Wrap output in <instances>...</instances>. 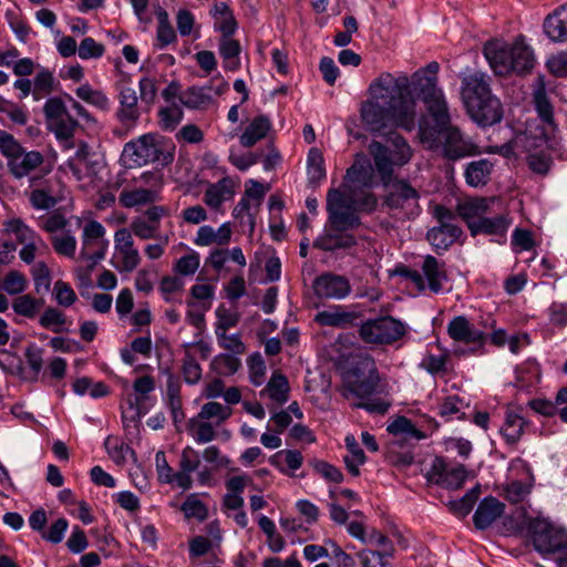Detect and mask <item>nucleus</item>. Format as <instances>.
<instances>
[{
	"label": "nucleus",
	"instance_id": "ea45409f",
	"mask_svg": "<svg viewBox=\"0 0 567 567\" xmlns=\"http://www.w3.org/2000/svg\"><path fill=\"white\" fill-rule=\"evenodd\" d=\"M216 22V29L224 35H231L236 31L237 23L230 11L229 7L225 2L215 3L212 11Z\"/></svg>",
	"mask_w": 567,
	"mask_h": 567
},
{
	"label": "nucleus",
	"instance_id": "1a4fd4ad",
	"mask_svg": "<svg viewBox=\"0 0 567 567\" xmlns=\"http://www.w3.org/2000/svg\"><path fill=\"white\" fill-rule=\"evenodd\" d=\"M534 103L537 114L542 121V127L539 128V132L538 128H536V132H533L532 128H528L525 132L524 147L527 150H530L532 146L540 147L546 145L547 141L554 136L556 131L553 105L543 87L535 91Z\"/></svg>",
	"mask_w": 567,
	"mask_h": 567
},
{
	"label": "nucleus",
	"instance_id": "f704fd0d",
	"mask_svg": "<svg viewBox=\"0 0 567 567\" xmlns=\"http://www.w3.org/2000/svg\"><path fill=\"white\" fill-rule=\"evenodd\" d=\"M271 127L270 121L265 115L256 116L250 124L246 127L240 136V144L244 147H251L258 141L266 137Z\"/></svg>",
	"mask_w": 567,
	"mask_h": 567
},
{
	"label": "nucleus",
	"instance_id": "7ed1b4c3",
	"mask_svg": "<svg viewBox=\"0 0 567 567\" xmlns=\"http://www.w3.org/2000/svg\"><path fill=\"white\" fill-rule=\"evenodd\" d=\"M121 417L126 443L120 444L116 439L107 437L104 442L109 455L116 463L131 460L137 464V453L134 445L141 444L142 415V375L133 381V388L126 380L122 381Z\"/></svg>",
	"mask_w": 567,
	"mask_h": 567
},
{
	"label": "nucleus",
	"instance_id": "864d4df0",
	"mask_svg": "<svg viewBox=\"0 0 567 567\" xmlns=\"http://www.w3.org/2000/svg\"><path fill=\"white\" fill-rule=\"evenodd\" d=\"M75 94L84 102L92 104L101 110L110 107L107 96L100 90H94L90 84H83L75 90Z\"/></svg>",
	"mask_w": 567,
	"mask_h": 567
},
{
	"label": "nucleus",
	"instance_id": "c03bdc74",
	"mask_svg": "<svg viewBox=\"0 0 567 567\" xmlns=\"http://www.w3.org/2000/svg\"><path fill=\"white\" fill-rule=\"evenodd\" d=\"M55 79L53 73L44 68H41L33 79L32 96L34 101H40L54 91Z\"/></svg>",
	"mask_w": 567,
	"mask_h": 567
},
{
	"label": "nucleus",
	"instance_id": "37998d69",
	"mask_svg": "<svg viewBox=\"0 0 567 567\" xmlns=\"http://www.w3.org/2000/svg\"><path fill=\"white\" fill-rule=\"evenodd\" d=\"M188 427L192 432L193 439L199 444L212 442L216 437L215 429L217 426L213 422L195 416L189 420Z\"/></svg>",
	"mask_w": 567,
	"mask_h": 567
},
{
	"label": "nucleus",
	"instance_id": "4468645a",
	"mask_svg": "<svg viewBox=\"0 0 567 567\" xmlns=\"http://www.w3.org/2000/svg\"><path fill=\"white\" fill-rule=\"evenodd\" d=\"M312 289L320 299L341 300L350 295L351 285L344 276L323 272L313 280Z\"/></svg>",
	"mask_w": 567,
	"mask_h": 567
},
{
	"label": "nucleus",
	"instance_id": "423d86ee",
	"mask_svg": "<svg viewBox=\"0 0 567 567\" xmlns=\"http://www.w3.org/2000/svg\"><path fill=\"white\" fill-rule=\"evenodd\" d=\"M419 135L430 148H441L443 156L450 161H457L477 153V146L470 138H465L451 123L440 128L420 123Z\"/></svg>",
	"mask_w": 567,
	"mask_h": 567
},
{
	"label": "nucleus",
	"instance_id": "4be33fe9",
	"mask_svg": "<svg viewBox=\"0 0 567 567\" xmlns=\"http://www.w3.org/2000/svg\"><path fill=\"white\" fill-rule=\"evenodd\" d=\"M439 68L437 62H431L424 69H420L413 74L412 85L422 100L441 91L437 86Z\"/></svg>",
	"mask_w": 567,
	"mask_h": 567
},
{
	"label": "nucleus",
	"instance_id": "de8ad7c7",
	"mask_svg": "<svg viewBox=\"0 0 567 567\" xmlns=\"http://www.w3.org/2000/svg\"><path fill=\"white\" fill-rule=\"evenodd\" d=\"M307 174L309 183L312 185L318 184L326 177L323 156L317 147H312L308 153Z\"/></svg>",
	"mask_w": 567,
	"mask_h": 567
},
{
	"label": "nucleus",
	"instance_id": "c9c22d12",
	"mask_svg": "<svg viewBox=\"0 0 567 567\" xmlns=\"http://www.w3.org/2000/svg\"><path fill=\"white\" fill-rule=\"evenodd\" d=\"M493 164L486 159L481 158L467 164L465 169V179L470 186L478 187L488 183Z\"/></svg>",
	"mask_w": 567,
	"mask_h": 567
},
{
	"label": "nucleus",
	"instance_id": "774afa93",
	"mask_svg": "<svg viewBox=\"0 0 567 567\" xmlns=\"http://www.w3.org/2000/svg\"><path fill=\"white\" fill-rule=\"evenodd\" d=\"M53 296L58 305L62 307H71L78 299L73 288L62 280H58L53 287Z\"/></svg>",
	"mask_w": 567,
	"mask_h": 567
},
{
	"label": "nucleus",
	"instance_id": "a19ab883",
	"mask_svg": "<svg viewBox=\"0 0 567 567\" xmlns=\"http://www.w3.org/2000/svg\"><path fill=\"white\" fill-rule=\"evenodd\" d=\"M231 413L233 410L229 406L210 401L202 405L196 416L219 426L230 417Z\"/></svg>",
	"mask_w": 567,
	"mask_h": 567
},
{
	"label": "nucleus",
	"instance_id": "2eb2a0df",
	"mask_svg": "<svg viewBox=\"0 0 567 567\" xmlns=\"http://www.w3.org/2000/svg\"><path fill=\"white\" fill-rule=\"evenodd\" d=\"M430 483L449 489H458L466 478V470L463 465L449 467L443 458L436 457L426 474Z\"/></svg>",
	"mask_w": 567,
	"mask_h": 567
},
{
	"label": "nucleus",
	"instance_id": "473e14b6",
	"mask_svg": "<svg viewBox=\"0 0 567 567\" xmlns=\"http://www.w3.org/2000/svg\"><path fill=\"white\" fill-rule=\"evenodd\" d=\"M422 101L435 122L433 128H440L451 123L447 102L442 90Z\"/></svg>",
	"mask_w": 567,
	"mask_h": 567
},
{
	"label": "nucleus",
	"instance_id": "c85d7f7f",
	"mask_svg": "<svg viewBox=\"0 0 567 567\" xmlns=\"http://www.w3.org/2000/svg\"><path fill=\"white\" fill-rule=\"evenodd\" d=\"M544 31L553 41H567V7H560L545 19Z\"/></svg>",
	"mask_w": 567,
	"mask_h": 567
},
{
	"label": "nucleus",
	"instance_id": "13d9d810",
	"mask_svg": "<svg viewBox=\"0 0 567 567\" xmlns=\"http://www.w3.org/2000/svg\"><path fill=\"white\" fill-rule=\"evenodd\" d=\"M78 122L70 114L53 121L49 128L54 133L58 140L68 141L73 137L78 127Z\"/></svg>",
	"mask_w": 567,
	"mask_h": 567
},
{
	"label": "nucleus",
	"instance_id": "6e6552de",
	"mask_svg": "<svg viewBox=\"0 0 567 567\" xmlns=\"http://www.w3.org/2000/svg\"><path fill=\"white\" fill-rule=\"evenodd\" d=\"M379 381L380 377L374 360L369 355L362 357L347 374L343 395L347 399L350 396L368 398L377 392Z\"/></svg>",
	"mask_w": 567,
	"mask_h": 567
},
{
	"label": "nucleus",
	"instance_id": "bb28decb",
	"mask_svg": "<svg viewBox=\"0 0 567 567\" xmlns=\"http://www.w3.org/2000/svg\"><path fill=\"white\" fill-rule=\"evenodd\" d=\"M358 318V312L347 311L341 306H334L328 310L319 311L315 320L321 326L347 328L352 326Z\"/></svg>",
	"mask_w": 567,
	"mask_h": 567
},
{
	"label": "nucleus",
	"instance_id": "c756f323",
	"mask_svg": "<svg viewBox=\"0 0 567 567\" xmlns=\"http://www.w3.org/2000/svg\"><path fill=\"white\" fill-rule=\"evenodd\" d=\"M138 96L136 91L122 84L120 89L118 117L122 122H135L140 117Z\"/></svg>",
	"mask_w": 567,
	"mask_h": 567
},
{
	"label": "nucleus",
	"instance_id": "6e6d98bb",
	"mask_svg": "<svg viewBox=\"0 0 567 567\" xmlns=\"http://www.w3.org/2000/svg\"><path fill=\"white\" fill-rule=\"evenodd\" d=\"M477 226L478 227L475 230V235L481 233L487 235H502L507 230L509 223L502 215L495 216L493 218H486L484 215L477 223Z\"/></svg>",
	"mask_w": 567,
	"mask_h": 567
},
{
	"label": "nucleus",
	"instance_id": "6ab92c4d",
	"mask_svg": "<svg viewBox=\"0 0 567 567\" xmlns=\"http://www.w3.org/2000/svg\"><path fill=\"white\" fill-rule=\"evenodd\" d=\"M476 107H467L470 117L482 126H489L501 122L503 118V107L499 100L491 94L477 102Z\"/></svg>",
	"mask_w": 567,
	"mask_h": 567
},
{
	"label": "nucleus",
	"instance_id": "0eeeda50",
	"mask_svg": "<svg viewBox=\"0 0 567 567\" xmlns=\"http://www.w3.org/2000/svg\"><path fill=\"white\" fill-rule=\"evenodd\" d=\"M528 532L532 536L534 548L547 559L557 555L553 564L544 567H567V558L560 554L567 548V532L553 525L544 518H534L528 522Z\"/></svg>",
	"mask_w": 567,
	"mask_h": 567
},
{
	"label": "nucleus",
	"instance_id": "aec40b11",
	"mask_svg": "<svg viewBox=\"0 0 567 567\" xmlns=\"http://www.w3.org/2000/svg\"><path fill=\"white\" fill-rule=\"evenodd\" d=\"M504 511L505 504L496 497L488 496L483 498L473 515L474 526L480 530L488 528L504 514Z\"/></svg>",
	"mask_w": 567,
	"mask_h": 567
},
{
	"label": "nucleus",
	"instance_id": "f8f14e48",
	"mask_svg": "<svg viewBox=\"0 0 567 567\" xmlns=\"http://www.w3.org/2000/svg\"><path fill=\"white\" fill-rule=\"evenodd\" d=\"M174 154L172 140L159 134H144V164H152L158 171L173 162Z\"/></svg>",
	"mask_w": 567,
	"mask_h": 567
},
{
	"label": "nucleus",
	"instance_id": "9d476101",
	"mask_svg": "<svg viewBox=\"0 0 567 567\" xmlns=\"http://www.w3.org/2000/svg\"><path fill=\"white\" fill-rule=\"evenodd\" d=\"M405 333V326L391 316L370 319L363 322L359 334L365 343L391 344Z\"/></svg>",
	"mask_w": 567,
	"mask_h": 567
},
{
	"label": "nucleus",
	"instance_id": "dca6fc26",
	"mask_svg": "<svg viewBox=\"0 0 567 567\" xmlns=\"http://www.w3.org/2000/svg\"><path fill=\"white\" fill-rule=\"evenodd\" d=\"M492 94L489 78L482 72H474L462 79L461 96L465 109L476 107L477 102Z\"/></svg>",
	"mask_w": 567,
	"mask_h": 567
},
{
	"label": "nucleus",
	"instance_id": "4d7b16f0",
	"mask_svg": "<svg viewBox=\"0 0 567 567\" xmlns=\"http://www.w3.org/2000/svg\"><path fill=\"white\" fill-rule=\"evenodd\" d=\"M393 553L394 547L389 546V548L381 551L369 549L361 550L358 553V557L360 558L363 567H385V558L392 557Z\"/></svg>",
	"mask_w": 567,
	"mask_h": 567
},
{
	"label": "nucleus",
	"instance_id": "680f3d73",
	"mask_svg": "<svg viewBox=\"0 0 567 567\" xmlns=\"http://www.w3.org/2000/svg\"><path fill=\"white\" fill-rule=\"evenodd\" d=\"M542 147L543 146H540L539 148H542ZM536 148H537L536 146H532L530 150H527L525 147V150L530 153L527 157L528 167L534 173H537L540 175H546L549 172L550 166H551V157H550L549 153L544 152L543 150H540L539 152H532L533 150H536Z\"/></svg>",
	"mask_w": 567,
	"mask_h": 567
},
{
	"label": "nucleus",
	"instance_id": "39448f33",
	"mask_svg": "<svg viewBox=\"0 0 567 567\" xmlns=\"http://www.w3.org/2000/svg\"><path fill=\"white\" fill-rule=\"evenodd\" d=\"M484 55L497 75H508L512 72L523 74L534 66L532 49L518 37L513 44L492 40L484 45Z\"/></svg>",
	"mask_w": 567,
	"mask_h": 567
},
{
	"label": "nucleus",
	"instance_id": "412c9836",
	"mask_svg": "<svg viewBox=\"0 0 567 567\" xmlns=\"http://www.w3.org/2000/svg\"><path fill=\"white\" fill-rule=\"evenodd\" d=\"M116 257L121 260L126 271L133 270L140 262L138 250L133 247V238L130 230L122 228L115 233Z\"/></svg>",
	"mask_w": 567,
	"mask_h": 567
},
{
	"label": "nucleus",
	"instance_id": "f257e3e1",
	"mask_svg": "<svg viewBox=\"0 0 567 567\" xmlns=\"http://www.w3.org/2000/svg\"><path fill=\"white\" fill-rule=\"evenodd\" d=\"M370 100L360 109L362 122L373 132L389 126L411 132L416 124V101L410 92V80L405 74L394 76L381 73L369 85Z\"/></svg>",
	"mask_w": 567,
	"mask_h": 567
},
{
	"label": "nucleus",
	"instance_id": "b1692460",
	"mask_svg": "<svg viewBox=\"0 0 567 567\" xmlns=\"http://www.w3.org/2000/svg\"><path fill=\"white\" fill-rule=\"evenodd\" d=\"M386 430L394 435V440L391 442L393 453L396 446L403 447V444L410 440L420 441L425 437L424 433L417 430L414 424L404 416L394 420L388 425Z\"/></svg>",
	"mask_w": 567,
	"mask_h": 567
},
{
	"label": "nucleus",
	"instance_id": "4c0bfd02",
	"mask_svg": "<svg viewBox=\"0 0 567 567\" xmlns=\"http://www.w3.org/2000/svg\"><path fill=\"white\" fill-rule=\"evenodd\" d=\"M346 447L349 452L348 455L343 457L344 464L349 473L353 476L360 475V466L365 463V455L363 450L358 444L355 437L353 435H348L344 439Z\"/></svg>",
	"mask_w": 567,
	"mask_h": 567
},
{
	"label": "nucleus",
	"instance_id": "cd10ccee",
	"mask_svg": "<svg viewBox=\"0 0 567 567\" xmlns=\"http://www.w3.org/2000/svg\"><path fill=\"white\" fill-rule=\"evenodd\" d=\"M336 233L327 231L318 237L313 247L323 251H334L337 249L351 248L355 245V238L350 234H344L346 230H336Z\"/></svg>",
	"mask_w": 567,
	"mask_h": 567
},
{
	"label": "nucleus",
	"instance_id": "e2e57ef3",
	"mask_svg": "<svg viewBox=\"0 0 567 567\" xmlns=\"http://www.w3.org/2000/svg\"><path fill=\"white\" fill-rule=\"evenodd\" d=\"M216 326L215 334L218 332H227L230 328L237 326L240 315L237 311H231L225 306H219L216 310Z\"/></svg>",
	"mask_w": 567,
	"mask_h": 567
},
{
	"label": "nucleus",
	"instance_id": "338daca9",
	"mask_svg": "<svg viewBox=\"0 0 567 567\" xmlns=\"http://www.w3.org/2000/svg\"><path fill=\"white\" fill-rule=\"evenodd\" d=\"M530 484L513 481L505 485L504 495L507 501L515 504L524 501L530 494Z\"/></svg>",
	"mask_w": 567,
	"mask_h": 567
},
{
	"label": "nucleus",
	"instance_id": "58836bf2",
	"mask_svg": "<svg viewBox=\"0 0 567 567\" xmlns=\"http://www.w3.org/2000/svg\"><path fill=\"white\" fill-rule=\"evenodd\" d=\"M156 16L158 24L155 47L161 50L175 42L177 37L169 23L168 13L161 6H156Z\"/></svg>",
	"mask_w": 567,
	"mask_h": 567
},
{
	"label": "nucleus",
	"instance_id": "3c124183",
	"mask_svg": "<svg viewBox=\"0 0 567 567\" xmlns=\"http://www.w3.org/2000/svg\"><path fill=\"white\" fill-rule=\"evenodd\" d=\"M142 158V136L136 140L130 141L124 145L121 154V164L126 169L140 167Z\"/></svg>",
	"mask_w": 567,
	"mask_h": 567
},
{
	"label": "nucleus",
	"instance_id": "a211bd4d",
	"mask_svg": "<svg viewBox=\"0 0 567 567\" xmlns=\"http://www.w3.org/2000/svg\"><path fill=\"white\" fill-rule=\"evenodd\" d=\"M447 334L455 342L482 347L486 334L476 329L465 316L454 317L447 324Z\"/></svg>",
	"mask_w": 567,
	"mask_h": 567
},
{
	"label": "nucleus",
	"instance_id": "052dcab7",
	"mask_svg": "<svg viewBox=\"0 0 567 567\" xmlns=\"http://www.w3.org/2000/svg\"><path fill=\"white\" fill-rule=\"evenodd\" d=\"M103 259V252L97 251L89 255L87 260H82L85 266L75 269V276L79 281V288H90L92 286L91 272L100 260Z\"/></svg>",
	"mask_w": 567,
	"mask_h": 567
},
{
	"label": "nucleus",
	"instance_id": "9b49d317",
	"mask_svg": "<svg viewBox=\"0 0 567 567\" xmlns=\"http://www.w3.org/2000/svg\"><path fill=\"white\" fill-rule=\"evenodd\" d=\"M434 216L440 225L427 231L426 239L435 249L446 250L462 235V229L453 223V212L444 206H435Z\"/></svg>",
	"mask_w": 567,
	"mask_h": 567
},
{
	"label": "nucleus",
	"instance_id": "f03ea898",
	"mask_svg": "<svg viewBox=\"0 0 567 567\" xmlns=\"http://www.w3.org/2000/svg\"><path fill=\"white\" fill-rule=\"evenodd\" d=\"M388 142L390 147L378 141H372L368 147L386 190L382 205L393 215L409 218L419 213L420 195L408 182L393 178V173L394 167L410 162L412 150L405 138L398 134L390 135Z\"/></svg>",
	"mask_w": 567,
	"mask_h": 567
},
{
	"label": "nucleus",
	"instance_id": "8fccbe9b",
	"mask_svg": "<svg viewBox=\"0 0 567 567\" xmlns=\"http://www.w3.org/2000/svg\"><path fill=\"white\" fill-rule=\"evenodd\" d=\"M51 245L58 255L74 258L76 251V238L70 231H63L59 235H52Z\"/></svg>",
	"mask_w": 567,
	"mask_h": 567
},
{
	"label": "nucleus",
	"instance_id": "7c9ffc66",
	"mask_svg": "<svg viewBox=\"0 0 567 567\" xmlns=\"http://www.w3.org/2000/svg\"><path fill=\"white\" fill-rule=\"evenodd\" d=\"M233 195L234 184L228 177H225L207 187L204 194V203L214 209H218L221 204L231 198Z\"/></svg>",
	"mask_w": 567,
	"mask_h": 567
},
{
	"label": "nucleus",
	"instance_id": "f3484780",
	"mask_svg": "<svg viewBox=\"0 0 567 567\" xmlns=\"http://www.w3.org/2000/svg\"><path fill=\"white\" fill-rule=\"evenodd\" d=\"M104 234L105 229L99 221L91 220L84 225L79 260H87L89 255L97 251H102L103 257L105 256L107 241L104 239Z\"/></svg>",
	"mask_w": 567,
	"mask_h": 567
},
{
	"label": "nucleus",
	"instance_id": "5701e85b",
	"mask_svg": "<svg viewBox=\"0 0 567 567\" xmlns=\"http://www.w3.org/2000/svg\"><path fill=\"white\" fill-rule=\"evenodd\" d=\"M493 202L494 199L475 198L457 205V214L466 223L473 236H475V230L478 227L477 223L487 213L489 204Z\"/></svg>",
	"mask_w": 567,
	"mask_h": 567
},
{
	"label": "nucleus",
	"instance_id": "79ce46f5",
	"mask_svg": "<svg viewBox=\"0 0 567 567\" xmlns=\"http://www.w3.org/2000/svg\"><path fill=\"white\" fill-rule=\"evenodd\" d=\"M219 53L225 61V69L235 71L239 66L238 55L240 53V44L237 40L230 38V35L221 34L219 43Z\"/></svg>",
	"mask_w": 567,
	"mask_h": 567
},
{
	"label": "nucleus",
	"instance_id": "20e7f679",
	"mask_svg": "<svg viewBox=\"0 0 567 567\" xmlns=\"http://www.w3.org/2000/svg\"><path fill=\"white\" fill-rule=\"evenodd\" d=\"M363 186L342 184L327 194L328 221L332 229L351 230L360 225L359 213L375 209L377 196Z\"/></svg>",
	"mask_w": 567,
	"mask_h": 567
},
{
	"label": "nucleus",
	"instance_id": "393cba45",
	"mask_svg": "<svg viewBox=\"0 0 567 567\" xmlns=\"http://www.w3.org/2000/svg\"><path fill=\"white\" fill-rule=\"evenodd\" d=\"M520 406L509 404L505 412V421L501 433L509 445L516 444L524 434V427L527 424L525 419L518 413Z\"/></svg>",
	"mask_w": 567,
	"mask_h": 567
},
{
	"label": "nucleus",
	"instance_id": "a878e982",
	"mask_svg": "<svg viewBox=\"0 0 567 567\" xmlns=\"http://www.w3.org/2000/svg\"><path fill=\"white\" fill-rule=\"evenodd\" d=\"M372 183V167L365 154L355 155L354 163L347 169L344 183L352 186L369 187Z\"/></svg>",
	"mask_w": 567,
	"mask_h": 567
},
{
	"label": "nucleus",
	"instance_id": "5fc2aeb1",
	"mask_svg": "<svg viewBox=\"0 0 567 567\" xmlns=\"http://www.w3.org/2000/svg\"><path fill=\"white\" fill-rule=\"evenodd\" d=\"M42 306V300L30 295L17 297L12 302L13 311L27 318H34Z\"/></svg>",
	"mask_w": 567,
	"mask_h": 567
},
{
	"label": "nucleus",
	"instance_id": "0e129e2a",
	"mask_svg": "<svg viewBox=\"0 0 567 567\" xmlns=\"http://www.w3.org/2000/svg\"><path fill=\"white\" fill-rule=\"evenodd\" d=\"M65 322V315L55 308H48L47 310H44L39 320L41 327L45 329H51L55 333L63 331L62 326H64Z\"/></svg>",
	"mask_w": 567,
	"mask_h": 567
},
{
	"label": "nucleus",
	"instance_id": "2f4dec72",
	"mask_svg": "<svg viewBox=\"0 0 567 567\" xmlns=\"http://www.w3.org/2000/svg\"><path fill=\"white\" fill-rule=\"evenodd\" d=\"M422 270L430 290L435 293L440 292L443 288V281L447 279L444 262H441L435 257L427 255L424 258Z\"/></svg>",
	"mask_w": 567,
	"mask_h": 567
},
{
	"label": "nucleus",
	"instance_id": "603ef678",
	"mask_svg": "<svg viewBox=\"0 0 567 567\" xmlns=\"http://www.w3.org/2000/svg\"><path fill=\"white\" fill-rule=\"evenodd\" d=\"M33 187L29 195V200L33 208L48 210L58 204V198L53 195L50 187Z\"/></svg>",
	"mask_w": 567,
	"mask_h": 567
},
{
	"label": "nucleus",
	"instance_id": "e433bc0d",
	"mask_svg": "<svg viewBox=\"0 0 567 567\" xmlns=\"http://www.w3.org/2000/svg\"><path fill=\"white\" fill-rule=\"evenodd\" d=\"M210 90L212 86L188 87L179 95V101L184 106L188 109H205L212 102V97L208 93Z\"/></svg>",
	"mask_w": 567,
	"mask_h": 567
},
{
	"label": "nucleus",
	"instance_id": "49530a36",
	"mask_svg": "<svg viewBox=\"0 0 567 567\" xmlns=\"http://www.w3.org/2000/svg\"><path fill=\"white\" fill-rule=\"evenodd\" d=\"M262 392H267L268 396L278 404L286 403L289 392L287 378L280 373L274 374Z\"/></svg>",
	"mask_w": 567,
	"mask_h": 567
},
{
	"label": "nucleus",
	"instance_id": "bf43d9fd",
	"mask_svg": "<svg viewBox=\"0 0 567 567\" xmlns=\"http://www.w3.org/2000/svg\"><path fill=\"white\" fill-rule=\"evenodd\" d=\"M34 289L38 293H47L51 286V272L44 261L34 262L31 268Z\"/></svg>",
	"mask_w": 567,
	"mask_h": 567
},
{
	"label": "nucleus",
	"instance_id": "72a5a7b5",
	"mask_svg": "<svg viewBox=\"0 0 567 567\" xmlns=\"http://www.w3.org/2000/svg\"><path fill=\"white\" fill-rule=\"evenodd\" d=\"M142 174L128 177V172L124 173L123 188L118 200L123 207L131 208L142 204Z\"/></svg>",
	"mask_w": 567,
	"mask_h": 567
},
{
	"label": "nucleus",
	"instance_id": "ddd939ff",
	"mask_svg": "<svg viewBox=\"0 0 567 567\" xmlns=\"http://www.w3.org/2000/svg\"><path fill=\"white\" fill-rule=\"evenodd\" d=\"M44 156L38 151H27L22 147L16 155L8 162V171L16 179L29 177L30 187L37 186L41 181L40 176H34L32 173L42 166Z\"/></svg>",
	"mask_w": 567,
	"mask_h": 567
},
{
	"label": "nucleus",
	"instance_id": "69168bd1",
	"mask_svg": "<svg viewBox=\"0 0 567 567\" xmlns=\"http://www.w3.org/2000/svg\"><path fill=\"white\" fill-rule=\"evenodd\" d=\"M28 280L23 274L17 270L9 271L2 281V289L9 295H18L25 290Z\"/></svg>",
	"mask_w": 567,
	"mask_h": 567
},
{
	"label": "nucleus",
	"instance_id": "a18cd8bd",
	"mask_svg": "<svg viewBox=\"0 0 567 567\" xmlns=\"http://www.w3.org/2000/svg\"><path fill=\"white\" fill-rule=\"evenodd\" d=\"M4 231L13 234L21 244H28L34 240L42 241L41 238L32 230L22 219L12 218L3 224Z\"/></svg>",
	"mask_w": 567,
	"mask_h": 567
},
{
	"label": "nucleus",
	"instance_id": "09e8293b",
	"mask_svg": "<svg viewBox=\"0 0 567 567\" xmlns=\"http://www.w3.org/2000/svg\"><path fill=\"white\" fill-rule=\"evenodd\" d=\"M66 166L71 171L72 175L79 182L89 179V183L93 184L97 178L99 163L94 161H80V162H68Z\"/></svg>",
	"mask_w": 567,
	"mask_h": 567
}]
</instances>
